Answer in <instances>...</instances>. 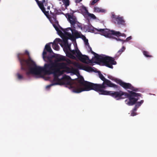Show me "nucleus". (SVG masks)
Masks as SVG:
<instances>
[{
    "label": "nucleus",
    "instance_id": "obj_16",
    "mask_svg": "<svg viewBox=\"0 0 157 157\" xmlns=\"http://www.w3.org/2000/svg\"><path fill=\"white\" fill-rule=\"evenodd\" d=\"M38 6L40 8H45L44 6H48V1H36Z\"/></svg>",
    "mask_w": 157,
    "mask_h": 157
},
{
    "label": "nucleus",
    "instance_id": "obj_41",
    "mask_svg": "<svg viewBox=\"0 0 157 157\" xmlns=\"http://www.w3.org/2000/svg\"><path fill=\"white\" fill-rule=\"evenodd\" d=\"M138 108H137L135 106L134 108V109H133V110L134 111H136L137 109Z\"/></svg>",
    "mask_w": 157,
    "mask_h": 157
},
{
    "label": "nucleus",
    "instance_id": "obj_17",
    "mask_svg": "<svg viewBox=\"0 0 157 157\" xmlns=\"http://www.w3.org/2000/svg\"><path fill=\"white\" fill-rule=\"evenodd\" d=\"M22 55L24 56V57L25 60H29L30 58H31L29 53L27 50H25L24 53H19L17 55V58L19 60L18 56H19L20 57Z\"/></svg>",
    "mask_w": 157,
    "mask_h": 157
},
{
    "label": "nucleus",
    "instance_id": "obj_29",
    "mask_svg": "<svg viewBox=\"0 0 157 157\" xmlns=\"http://www.w3.org/2000/svg\"><path fill=\"white\" fill-rule=\"evenodd\" d=\"M17 75L18 79L19 80H21L23 78V76L20 75L19 73L17 74Z\"/></svg>",
    "mask_w": 157,
    "mask_h": 157
},
{
    "label": "nucleus",
    "instance_id": "obj_36",
    "mask_svg": "<svg viewBox=\"0 0 157 157\" xmlns=\"http://www.w3.org/2000/svg\"><path fill=\"white\" fill-rule=\"evenodd\" d=\"M55 84V83H53L50 85H48L46 86V88H49L52 86L57 85V84Z\"/></svg>",
    "mask_w": 157,
    "mask_h": 157
},
{
    "label": "nucleus",
    "instance_id": "obj_40",
    "mask_svg": "<svg viewBox=\"0 0 157 157\" xmlns=\"http://www.w3.org/2000/svg\"><path fill=\"white\" fill-rule=\"evenodd\" d=\"M54 26L56 31H57V30H58L59 29V28L56 26L54 25Z\"/></svg>",
    "mask_w": 157,
    "mask_h": 157
},
{
    "label": "nucleus",
    "instance_id": "obj_13",
    "mask_svg": "<svg viewBox=\"0 0 157 157\" xmlns=\"http://www.w3.org/2000/svg\"><path fill=\"white\" fill-rule=\"evenodd\" d=\"M75 66L80 70H83L87 71H93L92 68L89 66H85L78 63H75L74 64Z\"/></svg>",
    "mask_w": 157,
    "mask_h": 157
},
{
    "label": "nucleus",
    "instance_id": "obj_4",
    "mask_svg": "<svg viewBox=\"0 0 157 157\" xmlns=\"http://www.w3.org/2000/svg\"><path fill=\"white\" fill-rule=\"evenodd\" d=\"M87 46L89 49L88 50L94 55L95 59L98 63H101L103 65L111 68L113 67V64H116V62L114 61V59L113 58L104 55H99L92 50L89 44Z\"/></svg>",
    "mask_w": 157,
    "mask_h": 157
},
{
    "label": "nucleus",
    "instance_id": "obj_22",
    "mask_svg": "<svg viewBox=\"0 0 157 157\" xmlns=\"http://www.w3.org/2000/svg\"><path fill=\"white\" fill-rule=\"evenodd\" d=\"M125 49V47L124 46H123L122 48L118 51L116 54V56L117 57H118L124 51Z\"/></svg>",
    "mask_w": 157,
    "mask_h": 157
},
{
    "label": "nucleus",
    "instance_id": "obj_39",
    "mask_svg": "<svg viewBox=\"0 0 157 157\" xmlns=\"http://www.w3.org/2000/svg\"><path fill=\"white\" fill-rule=\"evenodd\" d=\"M93 1L91 3V5H94L95 3H96L97 1Z\"/></svg>",
    "mask_w": 157,
    "mask_h": 157
},
{
    "label": "nucleus",
    "instance_id": "obj_10",
    "mask_svg": "<svg viewBox=\"0 0 157 157\" xmlns=\"http://www.w3.org/2000/svg\"><path fill=\"white\" fill-rule=\"evenodd\" d=\"M79 49L77 48L75 50H71L70 48V45L68 43V44H67L66 46H65L64 48V51L65 52L66 56L69 58L75 59H76V57L74 55L73 53V51H76L77 52V51H78Z\"/></svg>",
    "mask_w": 157,
    "mask_h": 157
},
{
    "label": "nucleus",
    "instance_id": "obj_20",
    "mask_svg": "<svg viewBox=\"0 0 157 157\" xmlns=\"http://www.w3.org/2000/svg\"><path fill=\"white\" fill-rule=\"evenodd\" d=\"M61 37L63 40V42L64 46H66L67 44H68V39H69V37L68 36L67 37L66 36L63 35Z\"/></svg>",
    "mask_w": 157,
    "mask_h": 157
},
{
    "label": "nucleus",
    "instance_id": "obj_33",
    "mask_svg": "<svg viewBox=\"0 0 157 157\" xmlns=\"http://www.w3.org/2000/svg\"><path fill=\"white\" fill-rule=\"evenodd\" d=\"M131 39H132V37L131 36H130L127 37L126 39V40H124V42H127V41H128L129 40H130Z\"/></svg>",
    "mask_w": 157,
    "mask_h": 157
},
{
    "label": "nucleus",
    "instance_id": "obj_44",
    "mask_svg": "<svg viewBox=\"0 0 157 157\" xmlns=\"http://www.w3.org/2000/svg\"><path fill=\"white\" fill-rule=\"evenodd\" d=\"M47 58L49 59H51V57H47Z\"/></svg>",
    "mask_w": 157,
    "mask_h": 157
},
{
    "label": "nucleus",
    "instance_id": "obj_27",
    "mask_svg": "<svg viewBox=\"0 0 157 157\" xmlns=\"http://www.w3.org/2000/svg\"><path fill=\"white\" fill-rule=\"evenodd\" d=\"M113 39L116 40L117 41H121L122 42V43L123 44L124 43V40H123L119 38H117L115 37H113L112 36V37Z\"/></svg>",
    "mask_w": 157,
    "mask_h": 157
},
{
    "label": "nucleus",
    "instance_id": "obj_3",
    "mask_svg": "<svg viewBox=\"0 0 157 157\" xmlns=\"http://www.w3.org/2000/svg\"><path fill=\"white\" fill-rule=\"evenodd\" d=\"M63 63L62 66L61 67L59 66H56L54 70L53 71L52 74H53L54 76L53 81L56 82L55 83V84L59 85H70L71 88L72 89V91L74 93H77L74 91V89L77 87L78 86H79V88H83V86H79L80 83L78 82V81L80 79H79L78 81V84H76L75 86H73L71 85V78L69 76L65 75L63 77L61 78L60 79L59 78V77L62 75L64 71H61V69H66L67 70H69L70 68L67 67V64L65 63Z\"/></svg>",
    "mask_w": 157,
    "mask_h": 157
},
{
    "label": "nucleus",
    "instance_id": "obj_45",
    "mask_svg": "<svg viewBox=\"0 0 157 157\" xmlns=\"http://www.w3.org/2000/svg\"><path fill=\"white\" fill-rule=\"evenodd\" d=\"M135 106L137 108H138L139 107L137 105H135Z\"/></svg>",
    "mask_w": 157,
    "mask_h": 157
},
{
    "label": "nucleus",
    "instance_id": "obj_19",
    "mask_svg": "<svg viewBox=\"0 0 157 157\" xmlns=\"http://www.w3.org/2000/svg\"><path fill=\"white\" fill-rule=\"evenodd\" d=\"M94 11L95 12L98 13H105L106 12L105 10L98 7H95L94 8Z\"/></svg>",
    "mask_w": 157,
    "mask_h": 157
},
{
    "label": "nucleus",
    "instance_id": "obj_28",
    "mask_svg": "<svg viewBox=\"0 0 157 157\" xmlns=\"http://www.w3.org/2000/svg\"><path fill=\"white\" fill-rule=\"evenodd\" d=\"M108 77L109 79L111 80L112 81H114L115 82H116L115 81L116 80V79H118V78H115L114 77H113L111 75L108 76Z\"/></svg>",
    "mask_w": 157,
    "mask_h": 157
},
{
    "label": "nucleus",
    "instance_id": "obj_6",
    "mask_svg": "<svg viewBox=\"0 0 157 157\" xmlns=\"http://www.w3.org/2000/svg\"><path fill=\"white\" fill-rule=\"evenodd\" d=\"M73 29L71 28H67L65 29L61 28L64 34L69 37V39L74 40L76 39L81 37V35L83 36L81 32H78L75 29V27Z\"/></svg>",
    "mask_w": 157,
    "mask_h": 157
},
{
    "label": "nucleus",
    "instance_id": "obj_18",
    "mask_svg": "<svg viewBox=\"0 0 157 157\" xmlns=\"http://www.w3.org/2000/svg\"><path fill=\"white\" fill-rule=\"evenodd\" d=\"M83 9L84 10L85 13H86L89 17L93 19H96V17L94 14L88 12V10L86 7H84Z\"/></svg>",
    "mask_w": 157,
    "mask_h": 157
},
{
    "label": "nucleus",
    "instance_id": "obj_31",
    "mask_svg": "<svg viewBox=\"0 0 157 157\" xmlns=\"http://www.w3.org/2000/svg\"><path fill=\"white\" fill-rule=\"evenodd\" d=\"M62 42V40L59 38H57L55 39L54 42L55 43V42L57 43H60Z\"/></svg>",
    "mask_w": 157,
    "mask_h": 157
},
{
    "label": "nucleus",
    "instance_id": "obj_2",
    "mask_svg": "<svg viewBox=\"0 0 157 157\" xmlns=\"http://www.w3.org/2000/svg\"><path fill=\"white\" fill-rule=\"evenodd\" d=\"M21 66V69L26 71V75L29 76L31 74L36 75L40 74L43 71L48 75L52 74L56 66L61 67L63 63H57L56 62L45 63L44 67L37 66L33 61L30 58L29 60H25L24 56H18Z\"/></svg>",
    "mask_w": 157,
    "mask_h": 157
},
{
    "label": "nucleus",
    "instance_id": "obj_8",
    "mask_svg": "<svg viewBox=\"0 0 157 157\" xmlns=\"http://www.w3.org/2000/svg\"><path fill=\"white\" fill-rule=\"evenodd\" d=\"M73 52L77 58L82 63L86 64L92 63V60H90L87 56L82 55L79 50L77 51V52L74 51Z\"/></svg>",
    "mask_w": 157,
    "mask_h": 157
},
{
    "label": "nucleus",
    "instance_id": "obj_25",
    "mask_svg": "<svg viewBox=\"0 0 157 157\" xmlns=\"http://www.w3.org/2000/svg\"><path fill=\"white\" fill-rule=\"evenodd\" d=\"M40 9L44 13L45 15L48 18L49 17L50 15H49V11H46L45 10V8H41Z\"/></svg>",
    "mask_w": 157,
    "mask_h": 157
},
{
    "label": "nucleus",
    "instance_id": "obj_38",
    "mask_svg": "<svg viewBox=\"0 0 157 157\" xmlns=\"http://www.w3.org/2000/svg\"><path fill=\"white\" fill-rule=\"evenodd\" d=\"M73 72L75 73H78V71L77 69H73L72 70Z\"/></svg>",
    "mask_w": 157,
    "mask_h": 157
},
{
    "label": "nucleus",
    "instance_id": "obj_24",
    "mask_svg": "<svg viewBox=\"0 0 157 157\" xmlns=\"http://www.w3.org/2000/svg\"><path fill=\"white\" fill-rule=\"evenodd\" d=\"M52 47L54 49L56 50H59V46L58 45V44L54 42L52 43Z\"/></svg>",
    "mask_w": 157,
    "mask_h": 157
},
{
    "label": "nucleus",
    "instance_id": "obj_30",
    "mask_svg": "<svg viewBox=\"0 0 157 157\" xmlns=\"http://www.w3.org/2000/svg\"><path fill=\"white\" fill-rule=\"evenodd\" d=\"M57 32L59 35L61 37L64 35L62 31L59 29L57 30Z\"/></svg>",
    "mask_w": 157,
    "mask_h": 157
},
{
    "label": "nucleus",
    "instance_id": "obj_7",
    "mask_svg": "<svg viewBox=\"0 0 157 157\" xmlns=\"http://www.w3.org/2000/svg\"><path fill=\"white\" fill-rule=\"evenodd\" d=\"M130 91H132V92L136 94H137V95H136L135 96H133L131 98H132V99L131 100V101L132 102H133L134 103L132 105H129L128 103L130 101V98L129 97H126L124 95H123V96H122L121 98L120 99H124L125 98H128L129 99V101L127 103V104L129 105V106H131L133 105H134L136 103V105H137L139 107L141 105V104L144 102V100H141L139 102H136L139 99V98H138V97H141V94L140 93H136L135 92H133L132 91H129L128 92H129V94H130Z\"/></svg>",
    "mask_w": 157,
    "mask_h": 157
},
{
    "label": "nucleus",
    "instance_id": "obj_9",
    "mask_svg": "<svg viewBox=\"0 0 157 157\" xmlns=\"http://www.w3.org/2000/svg\"><path fill=\"white\" fill-rule=\"evenodd\" d=\"M115 81L116 82L125 89H129L135 92L139 90L138 89L135 88L130 83L124 82L120 79H116Z\"/></svg>",
    "mask_w": 157,
    "mask_h": 157
},
{
    "label": "nucleus",
    "instance_id": "obj_34",
    "mask_svg": "<svg viewBox=\"0 0 157 157\" xmlns=\"http://www.w3.org/2000/svg\"><path fill=\"white\" fill-rule=\"evenodd\" d=\"M135 111H134L133 110L132 111V113H131V116H134L136 115V113L135 112Z\"/></svg>",
    "mask_w": 157,
    "mask_h": 157
},
{
    "label": "nucleus",
    "instance_id": "obj_37",
    "mask_svg": "<svg viewBox=\"0 0 157 157\" xmlns=\"http://www.w3.org/2000/svg\"><path fill=\"white\" fill-rule=\"evenodd\" d=\"M76 24H77L79 28H81V29H82L81 25L80 23H79V22L78 21V22H77Z\"/></svg>",
    "mask_w": 157,
    "mask_h": 157
},
{
    "label": "nucleus",
    "instance_id": "obj_1",
    "mask_svg": "<svg viewBox=\"0 0 157 157\" xmlns=\"http://www.w3.org/2000/svg\"><path fill=\"white\" fill-rule=\"evenodd\" d=\"M98 75L99 78L103 81L102 84L94 83L85 81L83 78L81 77L78 82L80 83L79 86H83V87L80 88L79 86H78L74 89V91L77 93H80L84 91L93 90L98 92L101 94L110 96L117 100H120L122 96L124 95L126 97H128L130 98V101L128 103L129 105H132L134 103L131 101L132 98L131 97L135 96L137 94L132 91H130V94H128L121 91H113L105 90L107 87L117 88L118 86L112 83L109 80L106 79L100 72L99 73Z\"/></svg>",
    "mask_w": 157,
    "mask_h": 157
},
{
    "label": "nucleus",
    "instance_id": "obj_5",
    "mask_svg": "<svg viewBox=\"0 0 157 157\" xmlns=\"http://www.w3.org/2000/svg\"><path fill=\"white\" fill-rule=\"evenodd\" d=\"M95 30L99 32V34L107 38H111L112 35H114L117 37L122 36L126 37L125 34L121 33L119 32L114 30H110L107 29H97L95 28Z\"/></svg>",
    "mask_w": 157,
    "mask_h": 157
},
{
    "label": "nucleus",
    "instance_id": "obj_35",
    "mask_svg": "<svg viewBox=\"0 0 157 157\" xmlns=\"http://www.w3.org/2000/svg\"><path fill=\"white\" fill-rule=\"evenodd\" d=\"M84 42L85 43V45H89V43H88V40L87 39H85L84 40Z\"/></svg>",
    "mask_w": 157,
    "mask_h": 157
},
{
    "label": "nucleus",
    "instance_id": "obj_26",
    "mask_svg": "<svg viewBox=\"0 0 157 157\" xmlns=\"http://www.w3.org/2000/svg\"><path fill=\"white\" fill-rule=\"evenodd\" d=\"M63 3L65 5V8H66L67 6H69L70 4V1H62Z\"/></svg>",
    "mask_w": 157,
    "mask_h": 157
},
{
    "label": "nucleus",
    "instance_id": "obj_43",
    "mask_svg": "<svg viewBox=\"0 0 157 157\" xmlns=\"http://www.w3.org/2000/svg\"><path fill=\"white\" fill-rule=\"evenodd\" d=\"M47 6V9L48 10H49L50 9V6Z\"/></svg>",
    "mask_w": 157,
    "mask_h": 157
},
{
    "label": "nucleus",
    "instance_id": "obj_42",
    "mask_svg": "<svg viewBox=\"0 0 157 157\" xmlns=\"http://www.w3.org/2000/svg\"><path fill=\"white\" fill-rule=\"evenodd\" d=\"M82 1H75V2L76 3H78Z\"/></svg>",
    "mask_w": 157,
    "mask_h": 157
},
{
    "label": "nucleus",
    "instance_id": "obj_14",
    "mask_svg": "<svg viewBox=\"0 0 157 157\" xmlns=\"http://www.w3.org/2000/svg\"><path fill=\"white\" fill-rule=\"evenodd\" d=\"M46 51L50 53H52L53 52L49 44H48L45 45V48L43 52V57L44 59L46 58V56H45L47 54Z\"/></svg>",
    "mask_w": 157,
    "mask_h": 157
},
{
    "label": "nucleus",
    "instance_id": "obj_21",
    "mask_svg": "<svg viewBox=\"0 0 157 157\" xmlns=\"http://www.w3.org/2000/svg\"><path fill=\"white\" fill-rule=\"evenodd\" d=\"M56 60L57 62L64 61L66 60L65 56H59L56 58Z\"/></svg>",
    "mask_w": 157,
    "mask_h": 157
},
{
    "label": "nucleus",
    "instance_id": "obj_32",
    "mask_svg": "<svg viewBox=\"0 0 157 157\" xmlns=\"http://www.w3.org/2000/svg\"><path fill=\"white\" fill-rule=\"evenodd\" d=\"M65 61H66L67 64H71L72 63V62L69 59H66V60Z\"/></svg>",
    "mask_w": 157,
    "mask_h": 157
},
{
    "label": "nucleus",
    "instance_id": "obj_23",
    "mask_svg": "<svg viewBox=\"0 0 157 157\" xmlns=\"http://www.w3.org/2000/svg\"><path fill=\"white\" fill-rule=\"evenodd\" d=\"M143 53L144 55L147 57L151 58L152 57V56L150 55L149 52L147 51H144Z\"/></svg>",
    "mask_w": 157,
    "mask_h": 157
},
{
    "label": "nucleus",
    "instance_id": "obj_12",
    "mask_svg": "<svg viewBox=\"0 0 157 157\" xmlns=\"http://www.w3.org/2000/svg\"><path fill=\"white\" fill-rule=\"evenodd\" d=\"M112 17L115 24L119 25H125V21L123 17L119 15L116 16L114 14H112Z\"/></svg>",
    "mask_w": 157,
    "mask_h": 157
},
{
    "label": "nucleus",
    "instance_id": "obj_11",
    "mask_svg": "<svg viewBox=\"0 0 157 157\" xmlns=\"http://www.w3.org/2000/svg\"><path fill=\"white\" fill-rule=\"evenodd\" d=\"M74 12L73 11L72 13H67L66 14V17L73 27H75V25L78 22L76 17L74 15Z\"/></svg>",
    "mask_w": 157,
    "mask_h": 157
},
{
    "label": "nucleus",
    "instance_id": "obj_15",
    "mask_svg": "<svg viewBox=\"0 0 157 157\" xmlns=\"http://www.w3.org/2000/svg\"><path fill=\"white\" fill-rule=\"evenodd\" d=\"M48 19L51 23H58V22L56 19V14L55 13H51V15H49Z\"/></svg>",
    "mask_w": 157,
    "mask_h": 157
}]
</instances>
